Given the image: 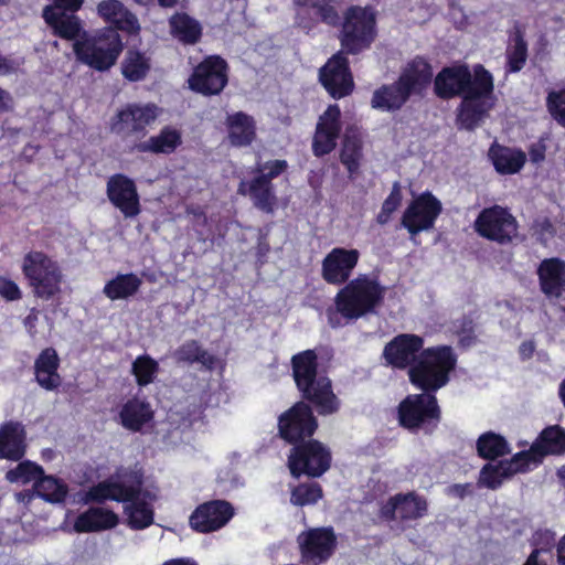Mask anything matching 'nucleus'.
Wrapping results in <instances>:
<instances>
[{
  "mask_svg": "<svg viewBox=\"0 0 565 565\" xmlns=\"http://www.w3.org/2000/svg\"><path fill=\"white\" fill-rule=\"evenodd\" d=\"M360 259V252L344 247L332 248L321 264V276L329 285L341 286L350 281Z\"/></svg>",
  "mask_w": 565,
  "mask_h": 565,
  "instance_id": "obj_22",
  "label": "nucleus"
},
{
  "mask_svg": "<svg viewBox=\"0 0 565 565\" xmlns=\"http://www.w3.org/2000/svg\"><path fill=\"white\" fill-rule=\"evenodd\" d=\"M14 109V100L10 92L0 86V117Z\"/></svg>",
  "mask_w": 565,
  "mask_h": 565,
  "instance_id": "obj_60",
  "label": "nucleus"
},
{
  "mask_svg": "<svg viewBox=\"0 0 565 565\" xmlns=\"http://www.w3.org/2000/svg\"><path fill=\"white\" fill-rule=\"evenodd\" d=\"M26 452L25 429L20 422L8 420L0 426V459L20 461Z\"/></svg>",
  "mask_w": 565,
  "mask_h": 565,
  "instance_id": "obj_30",
  "label": "nucleus"
},
{
  "mask_svg": "<svg viewBox=\"0 0 565 565\" xmlns=\"http://www.w3.org/2000/svg\"><path fill=\"white\" fill-rule=\"evenodd\" d=\"M119 418L124 428L137 433L153 419V411L148 402L135 397L121 406Z\"/></svg>",
  "mask_w": 565,
  "mask_h": 565,
  "instance_id": "obj_36",
  "label": "nucleus"
},
{
  "mask_svg": "<svg viewBox=\"0 0 565 565\" xmlns=\"http://www.w3.org/2000/svg\"><path fill=\"white\" fill-rule=\"evenodd\" d=\"M171 34L181 43L193 45L202 38V26L185 12H177L169 19Z\"/></svg>",
  "mask_w": 565,
  "mask_h": 565,
  "instance_id": "obj_40",
  "label": "nucleus"
},
{
  "mask_svg": "<svg viewBox=\"0 0 565 565\" xmlns=\"http://www.w3.org/2000/svg\"><path fill=\"white\" fill-rule=\"evenodd\" d=\"M43 468L30 460H24L18 463V466L13 469H10L6 473V479L11 482H21L26 484L31 481L36 482L39 478L43 475Z\"/></svg>",
  "mask_w": 565,
  "mask_h": 565,
  "instance_id": "obj_51",
  "label": "nucleus"
},
{
  "mask_svg": "<svg viewBox=\"0 0 565 565\" xmlns=\"http://www.w3.org/2000/svg\"><path fill=\"white\" fill-rule=\"evenodd\" d=\"M504 461L501 460L497 465L486 463L480 471L479 484L488 489L497 490L502 486L505 478L512 477L508 475Z\"/></svg>",
  "mask_w": 565,
  "mask_h": 565,
  "instance_id": "obj_52",
  "label": "nucleus"
},
{
  "mask_svg": "<svg viewBox=\"0 0 565 565\" xmlns=\"http://www.w3.org/2000/svg\"><path fill=\"white\" fill-rule=\"evenodd\" d=\"M436 391H422L420 394L406 396L397 407V419L401 427L417 431L431 430L437 427L441 418Z\"/></svg>",
  "mask_w": 565,
  "mask_h": 565,
  "instance_id": "obj_9",
  "label": "nucleus"
},
{
  "mask_svg": "<svg viewBox=\"0 0 565 565\" xmlns=\"http://www.w3.org/2000/svg\"><path fill=\"white\" fill-rule=\"evenodd\" d=\"M125 49L122 39L114 28H102L73 43L76 60L97 72H107L116 65Z\"/></svg>",
  "mask_w": 565,
  "mask_h": 565,
  "instance_id": "obj_3",
  "label": "nucleus"
},
{
  "mask_svg": "<svg viewBox=\"0 0 565 565\" xmlns=\"http://www.w3.org/2000/svg\"><path fill=\"white\" fill-rule=\"evenodd\" d=\"M433 81V67L426 57L416 55L402 68L396 82L411 98L423 96Z\"/></svg>",
  "mask_w": 565,
  "mask_h": 565,
  "instance_id": "obj_25",
  "label": "nucleus"
},
{
  "mask_svg": "<svg viewBox=\"0 0 565 565\" xmlns=\"http://www.w3.org/2000/svg\"><path fill=\"white\" fill-rule=\"evenodd\" d=\"M475 228L481 237L507 245L518 235L519 224L507 207L493 205L479 213Z\"/></svg>",
  "mask_w": 565,
  "mask_h": 565,
  "instance_id": "obj_13",
  "label": "nucleus"
},
{
  "mask_svg": "<svg viewBox=\"0 0 565 565\" xmlns=\"http://www.w3.org/2000/svg\"><path fill=\"white\" fill-rule=\"evenodd\" d=\"M290 446L287 467L294 478H320L330 469L332 454L322 441L312 437Z\"/></svg>",
  "mask_w": 565,
  "mask_h": 565,
  "instance_id": "obj_7",
  "label": "nucleus"
},
{
  "mask_svg": "<svg viewBox=\"0 0 565 565\" xmlns=\"http://www.w3.org/2000/svg\"><path fill=\"white\" fill-rule=\"evenodd\" d=\"M111 501L128 504L142 493L143 479L141 475L131 473L128 481L108 478Z\"/></svg>",
  "mask_w": 565,
  "mask_h": 565,
  "instance_id": "obj_43",
  "label": "nucleus"
},
{
  "mask_svg": "<svg viewBox=\"0 0 565 565\" xmlns=\"http://www.w3.org/2000/svg\"><path fill=\"white\" fill-rule=\"evenodd\" d=\"M427 514L428 501L416 491L396 493L382 503L379 510V516L386 522L407 523Z\"/></svg>",
  "mask_w": 565,
  "mask_h": 565,
  "instance_id": "obj_18",
  "label": "nucleus"
},
{
  "mask_svg": "<svg viewBox=\"0 0 565 565\" xmlns=\"http://www.w3.org/2000/svg\"><path fill=\"white\" fill-rule=\"evenodd\" d=\"M34 488L39 497L51 503L64 502L68 491L63 480L46 476L44 472L36 480Z\"/></svg>",
  "mask_w": 565,
  "mask_h": 565,
  "instance_id": "obj_46",
  "label": "nucleus"
},
{
  "mask_svg": "<svg viewBox=\"0 0 565 565\" xmlns=\"http://www.w3.org/2000/svg\"><path fill=\"white\" fill-rule=\"evenodd\" d=\"M527 60V43L522 30L516 29L512 36V45L507 50V73L520 72Z\"/></svg>",
  "mask_w": 565,
  "mask_h": 565,
  "instance_id": "obj_47",
  "label": "nucleus"
},
{
  "mask_svg": "<svg viewBox=\"0 0 565 565\" xmlns=\"http://www.w3.org/2000/svg\"><path fill=\"white\" fill-rule=\"evenodd\" d=\"M111 501L110 495V488H109V480L108 478L98 482L95 486H92L85 494V501L86 502H94V503H104L106 501Z\"/></svg>",
  "mask_w": 565,
  "mask_h": 565,
  "instance_id": "obj_57",
  "label": "nucleus"
},
{
  "mask_svg": "<svg viewBox=\"0 0 565 565\" xmlns=\"http://www.w3.org/2000/svg\"><path fill=\"white\" fill-rule=\"evenodd\" d=\"M533 451L541 461L548 456H562L565 454V428L559 425L546 426L532 443Z\"/></svg>",
  "mask_w": 565,
  "mask_h": 565,
  "instance_id": "obj_35",
  "label": "nucleus"
},
{
  "mask_svg": "<svg viewBox=\"0 0 565 565\" xmlns=\"http://www.w3.org/2000/svg\"><path fill=\"white\" fill-rule=\"evenodd\" d=\"M141 285V278L135 273L117 274L105 284L103 294L111 301L125 300L134 297Z\"/></svg>",
  "mask_w": 565,
  "mask_h": 565,
  "instance_id": "obj_39",
  "label": "nucleus"
},
{
  "mask_svg": "<svg viewBox=\"0 0 565 565\" xmlns=\"http://www.w3.org/2000/svg\"><path fill=\"white\" fill-rule=\"evenodd\" d=\"M42 17L45 23L52 30L53 35L76 42L83 38V33H88L83 29V23L76 12H70L62 8L44 7Z\"/></svg>",
  "mask_w": 565,
  "mask_h": 565,
  "instance_id": "obj_27",
  "label": "nucleus"
},
{
  "mask_svg": "<svg viewBox=\"0 0 565 565\" xmlns=\"http://www.w3.org/2000/svg\"><path fill=\"white\" fill-rule=\"evenodd\" d=\"M546 147L542 142L533 143L529 149L530 159L534 163H540L545 159Z\"/></svg>",
  "mask_w": 565,
  "mask_h": 565,
  "instance_id": "obj_62",
  "label": "nucleus"
},
{
  "mask_svg": "<svg viewBox=\"0 0 565 565\" xmlns=\"http://www.w3.org/2000/svg\"><path fill=\"white\" fill-rule=\"evenodd\" d=\"M22 273L38 298L50 300L61 291L62 271L57 263L43 252L25 254Z\"/></svg>",
  "mask_w": 565,
  "mask_h": 565,
  "instance_id": "obj_8",
  "label": "nucleus"
},
{
  "mask_svg": "<svg viewBox=\"0 0 565 565\" xmlns=\"http://www.w3.org/2000/svg\"><path fill=\"white\" fill-rule=\"evenodd\" d=\"M402 200V188L399 182L396 181L393 183L390 194L382 203L381 211L375 217L376 223L386 225L391 221L393 213L401 206Z\"/></svg>",
  "mask_w": 565,
  "mask_h": 565,
  "instance_id": "obj_54",
  "label": "nucleus"
},
{
  "mask_svg": "<svg viewBox=\"0 0 565 565\" xmlns=\"http://www.w3.org/2000/svg\"><path fill=\"white\" fill-rule=\"evenodd\" d=\"M60 358L52 347L43 349L34 361V375L42 388H60L62 377L58 374Z\"/></svg>",
  "mask_w": 565,
  "mask_h": 565,
  "instance_id": "obj_33",
  "label": "nucleus"
},
{
  "mask_svg": "<svg viewBox=\"0 0 565 565\" xmlns=\"http://www.w3.org/2000/svg\"><path fill=\"white\" fill-rule=\"evenodd\" d=\"M323 497V489L318 482H302L290 491V503L295 507L313 505Z\"/></svg>",
  "mask_w": 565,
  "mask_h": 565,
  "instance_id": "obj_49",
  "label": "nucleus"
},
{
  "mask_svg": "<svg viewBox=\"0 0 565 565\" xmlns=\"http://www.w3.org/2000/svg\"><path fill=\"white\" fill-rule=\"evenodd\" d=\"M532 451L533 446L531 445L529 449L514 454L510 460H503L508 475L514 476L519 472H526L530 470L531 465H541L540 457H537L536 452Z\"/></svg>",
  "mask_w": 565,
  "mask_h": 565,
  "instance_id": "obj_53",
  "label": "nucleus"
},
{
  "mask_svg": "<svg viewBox=\"0 0 565 565\" xmlns=\"http://www.w3.org/2000/svg\"><path fill=\"white\" fill-rule=\"evenodd\" d=\"M347 55L343 51H338L319 70V82L334 99L344 98L354 90V79Z\"/></svg>",
  "mask_w": 565,
  "mask_h": 565,
  "instance_id": "obj_17",
  "label": "nucleus"
},
{
  "mask_svg": "<svg viewBox=\"0 0 565 565\" xmlns=\"http://www.w3.org/2000/svg\"><path fill=\"white\" fill-rule=\"evenodd\" d=\"M160 113L154 103H128L111 117L109 129L121 139H142Z\"/></svg>",
  "mask_w": 565,
  "mask_h": 565,
  "instance_id": "obj_11",
  "label": "nucleus"
},
{
  "mask_svg": "<svg viewBox=\"0 0 565 565\" xmlns=\"http://www.w3.org/2000/svg\"><path fill=\"white\" fill-rule=\"evenodd\" d=\"M541 291L550 298H559L565 291V260L545 258L537 268Z\"/></svg>",
  "mask_w": 565,
  "mask_h": 565,
  "instance_id": "obj_29",
  "label": "nucleus"
},
{
  "mask_svg": "<svg viewBox=\"0 0 565 565\" xmlns=\"http://www.w3.org/2000/svg\"><path fill=\"white\" fill-rule=\"evenodd\" d=\"M331 2L332 0H294V4L297 7V24L307 31L312 30L320 22L338 26L340 17Z\"/></svg>",
  "mask_w": 565,
  "mask_h": 565,
  "instance_id": "obj_24",
  "label": "nucleus"
},
{
  "mask_svg": "<svg viewBox=\"0 0 565 565\" xmlns=\"http://www.w3.org/2000/svg\"><path fill=\"white\" fill-rule=\"evenodd\" d=\"M0 296L7 301H15L22 298V291L12 279L0 276Z\"/></svg>",
  "mask_w": 565,
  "mask_h": 565,
  "instance_id": "obj_58",
  "label": "nucleus"
},
{
  "mask_svg": "<svg viewBox=\"0 0 565 565\" xmlns=\"http://www.w3.org/2000/svg\"><path fill=\"white\" fill-rule=\"evenodd\" d=\"M182 145V134L174 127L164 126L158 135L136 142L131 151L152 154H171Z\"/></svg>",
  "mask_w": 565,
  "mask_h": 565,
  "instance_id": "obj_31",
  "label": "nucleus"
},
{
  "mask_svg": "<svg viewBox=\"0 0 565 565\" xmlns=\"http://www.w3.org/2000/svg\"><path fill=\"white\" fill-rule=\"evenodd\" d=\"M446 492L450 497H455L462 500L467 495H471L473 493V487L469 482L454 483L447 488Z\"/></svg>",
  "mask_w": 565,
  "mask_h": 565,
  "instance_id": "obj_59",
  "label": "nucleus"
},
{
  "mask_svg": "<svg viewBox=\"0 0 565 565\" xmlns=\"http://www.w3.org/2000/svg\"><path fill=\"white\" fill-rule=\"evenodd\" d=\"M424 339L413 333H402L387 342L383 350L386 364L398 370L411 367L417 360V353L424 349Z\"/></svg>",
  "mask_w": 565,
  "mask_h": 565,
  "instance_id": "obj_23",
  "label": "nucleus"
},
{
  "mask_svg": "<svg viewBox=\"0 0 565 565\" xmlns=\"http://www.w3.org/2000/svg\"><path fill=\"white\" fill-rule=\"evenodd\" d=\"M159 370V363L148 354L137 356L131 366L137 384L141 387L151 384Z\"/></svg>",
  "mask_w": 565,
  "mask_h": 565,
  "instance_id": "obj_50",
  "label": "nucleus"
},
{
  "mask_svg": "<svg viewBox=\"0 0 565 565\" xmlns=\"http://www.w3.org/2000/svg\"><path fill=\"white\" fill-rule=\"evenodd\" d=\"M125 514L128 525L132 530H143L153 523V510L151 505L140 497L125 505Z\"/></svg>",
  "mask_w": 565,
  "mask_h": 565,
  "instance_id": "obj_45",
  "label": "nucleus"
},
{
  "mask_svg": "<svg viewBox=\"0 0 565 565\" xmlns=\"http://www.w3.org/2000/svg\"><path fill=\"white\" fill-rule=\"evenodd\" d=\"M535 228L540 235L547 234L548 236L552 237L556 233L555 227L548 217H544L543 220L537 221L535 224Z\"/></svg>",
  "mask_w": 565,
  "mask_h": 565,
  "instance_id": "obj_64",
  "label": "nucleus"
},
{
  "mask_svg": "<svg viewBox=\"0 0 565 565\" xmlns=\"http://www.w3.org/2000/svg\"><path fill=\"white\" fill-rule=\"evenodd\" d=\"M546 109L553 120L565 128V87L547 93Z\"/></svg>",
  "mask_w": 565,
  "mask_h": 565,
  "instance_id": "obj_55",
  "label": "nucleus"
},
{
  "mask_svg": "<svg viewBox=\"0 0 565 565\" xmlns=\"http://www.w3.org/2000/svg\"><path fill=\"white\" fill-rule=\"evenodd\" d=\"M228 139L232 146L247 147L256 139V124L252 116L237 111L227 117Z\"/></svg>",
  "mask_w": 565,
  "mask_h": 565,
  "instance_id": "obj_37",
  "label": "nucleus"
},
{
  "mask_svg": "<svg viewBox=\"0 0 565 565\" xmlns=\"http://www.w3.org/2000/svg\"><path fill=\"white\" fill-rule=\"evenodd\" d=\"M409 97L395 81L392 84H383L373 92L371 106L381 111L399 110Z\"/></svg>",
  "mask_w": 565,
  "mask_h": 565,
  "instance_id": "obj_38",
  "label": "nucleus"
},
{
  "mask_svg": "<svg viewBox=\"0 0 565 565\" xmlns=\"http://www.w3.org/2000/svg\"><path fill=\"white\" fill-rule=\"evenodd\" d=\"M339 25L341 51L350 55L369 50L377 38L376 11L371 6H349Z\"/></svg>",
  "mask_w": 565,
  "mask_h": 565,
  "instance_id": "obj_5",
  "label": "nucleus"
},
{
  "mask_svg": "<svg viewBox=\"0 0 565 565\" xmlns=\"http://www.w3.org/2000/svg\"><path fill=\"white\" fill-rule=\"evenodd\" d=\"M288 167V162L284 159L258 163L254 170L255 177L248 181L242 180L238 183L237 193L248 196L255 209L265 214H273L278 202L273 180L285 173Z\"/></svg>",
  "mask_w": 565,
  "mask_h": 565,
  "instance_id": "obj_6",
  "label": "nucleus"
},
{
  "mask_svg": "<svg viewBox=\"0 0 565 565\" xmlns=\"http://www.w3.org/2000/svg\"><path fill=\"white\" fill-rule=\"evenodd\" d=\"M434 93L443 100L460 98L456 124L459 129L473 131L490 116L495 105L494 77L478 63H454L443 67L434 78Z\"/></svg>",
  "mask_w": 565,
  "mask_h": 565,
  "instance_id": "obj_1",
  "label": "nucleus"
},
{
  "mask_svg": "<svg viewBox=\"0 0 565 565\" xmlns=\"http://www.w3.org/2000/svg\"><path fill=\"white\" fill-rule=\"evenodd\" d=\"M173 358L179 364L200 363L207 370H213L216 364V358L202 348L198 340H188L183 342L173 353Z\"/></svg>",
  "mask_w": 565,
  "mask_h": 565,
  "instance_id": "obj_41",
  "label": "nucleus"
},
{
  "mask_svg": "<svg viewBox=\"0 0 565 565\" xmlns=\"http://www.w3.org/2000/svg\"><path fill=\"white\" fill-rule=\"evenodd\" d=\"M290 365L297 388H332L329 366L319 362L316 350L307 349L294 354Z\"/></svg>",
  "mask_w": 565,
  "mask_h": 565,
  "instance_id": "obj_14",
  "label": "nucleus"
},
{
  "mask_svg": "<svg viewBox=\"0 0 565 565\" xmlns=\"http://www.w3.org/2000/svg\"><path fill=\"white\" fill-rule=\"evenodd\" d=\"M305 402L320 415H330L339 409L340 402L333 391H301Z\"/></svg>",
  "mask_w": 565,
  "mask_h": 565,
  "instance_id": "obj_48",
  "label": "nucleus"
},
{
  "mask_svg": "<svg viewBox=\"0 0 565 565\" xmlns=\"http://www.w3.org/2000/svg\"><path fill=\"white\" fill-rule=\"evenodd\" d=\"M488 156L500 174H514L521 171L526 162V154L521 149L510 148L493 142L489 148Z\"/></svg>",
  "mask_w": 565,
  "mask_h": 565,
  "instance_id": "obj_34",
  "label": "nucleus"
},
{
  "mask_svg": "<svg viewBox=\"0 0 565 565\" xmlns=\"http://www.w3.org/2000/svg\"><path fill=\"white\" fill-rule=\"evenodd\" d=\"M106 193L109 202L126 218H134L141 212L140 196L132 179L122 173L111 175L107 181Z\"/></svg>",
  "mask_w": 565,
  "mask_h": 565,
  "instance_id": "obj_21",
  "label": "nucleus"
},
{
  "mask_svg": "<svg viewBox=\"0 0 565 565\" xmlns=\"http://www.w3.org/2000/svg\"><path fill=\"white\" fill-rule=\"evenodd\" d=\"M52 2L53 3L47 7H56L68 10L70 12H77L82 8L84 0H52Z\"/></svg>",
  "mask_w": 565,
  "mask_h": 565,
  "instance_id": "obj_61",
  "label": "nucleus"
},
{
  "mask_svg": "<svg viewBox=\"0 0 565 565\" xmlns=\"http://www.w3.org/2000/svg\"><path fill=\"white\" fill-rule=\"evenodd\" d=\"M342 131L341 109L332 104L319 116L312 136L311 150L315 157L322 158L335 150Z\"/></svg>",
  "mask_w": 565,
  "mask_h": 565,
  "instance_id": "obj_20",
  "label": "nucleus"
},
{
  "mask_svg": "<svg viewBox=\"0 0 565 565\" xmlns=\"http://www.w3.org/2000/svg\"><path fill=\"white\" fill-rule=\"evenodd\" d=\"M234 514L235 509L231 502L221 499L210 500L194 509L189 524L194 532L207 534L224 527Z\"/></svg>",
  "mask_w": 565,
  "mask_h": 565,
  "instance_id": "obj_19",
  "label": "nucleus"
},
{
  "mask_svg": "<svg viewBox=\"0 0 565 565\" xmlns=\"http://www.w3.org/2000/svg\"><path fill=\"white\" fill-rule=\"evenodd\" d=\"M385 295L386 287L379 276L359 274L335 294L333 307L327 310L330 327L337 329L361 318L377 315Z\"/></svg>",
  "mask_w": 565,
  "mask_h": 565,
  "instance_id": "obj_2",
  "label": "nucleus"
},
{
  "mask_svg": "<svg viewBox=\"0 0 565 565\" xmlns=\"http://www.w3.org/2000/svg\"><path fill=\"white\" fill-rule=\"evenodd\" d=\"M318 428L313 408L305 401L296 402L277 419V437L287 445L312 438Z\"/></svg>",
  "mask_w": 565,
  "mask_h": 565,
  "instance_id": "obj_12",
  "label": "nucleus"
},
{
  "mask_svg": "<svg viewBox=\"0 0 565 565\" xmlns=\"http://www.w3.org/2000/svg\"><path fill=\"white\" fill-rule=\"evenodd\" d=\"M297 542L305 565L326 563L337 548V535L331 526L313 527L301 532Z\"/></svg>",
  "mask_w": 565,
  "mask_h": 565,
  "instance_id": "obj_16",
  "label": "nucleus"
},
{
  "mask_svg": "<svg viewBox=\"0 0 565 565\" xmlns=\"http://www.w3.org/2000/svg\"><path fill=\"white\" fill-rule=\"evenodd\" d=\"M458 356L450 345L424 349L408 369L411 383L417 388H443L457 366Z\"/></svg>",
  "mask_w": 565,
  "mask_h": 565,
  "instance_id": "obj_4",
  "label": "nucleus"
},
{
  "mask_svg": "<svg viewBox=\"0 0 565 565\" xmlns=\"http://www.w3.org/2000/svg\"><path fill=\"white\" fill-rule=\"evenodd\" d=\"M97 15L108 25L128 35H138L140 24L138 18L120 0H102L96 8Z\"/></svg>",
  "mask_w": 565,
  "mask_h": 565,
  "instance_id": "obj_26",
  "label": "nucleus"
},
{
  "mask_svg": "<svg viewBox=\"0 0 565 565\" xmlns=\"http://www.w3.org/2000/svg\"><path fill=\"white\" fill-rule=\"evenodd\" d=\"M443 211L441 202L429 191L414 198L405 209L401 224L411 236L434 227Z\"/></svg>",
  "mask_w": 565,
  "mask_h": 565,
  "instance_id": "obj_15",
  "label": "nucleus"
},
{
  "mask_svg": "<svg viewBox=\"0 0 565 565\" xmlns=\"http://www.w3.org/2000/svg\"><path fill=\"white\" fill-rule=\"evenodd\" d=\"M363 148L364 139L361 129L354 125L348 126L342 139L339 158L351 180L360 174L364 158Z\"/></svg>",
  "mask_w": 565,
  "mask_h": 565,
  "instance_id": "obj_28",
  "label": "nucleus"
},
{
  "mask_svg": "<svg viewBox=\"0 0 565 565\" xmlns=\"http://www.w3.org/2000/svg\"><path fill=\"white\" fill-rule=\"evenodd\" d=\"M478 456L487 460H495L511 452L507 439L493 431H487L477 440Z\"/></svg>",
  "mask_w": 565,
  "mask_h": 565,
  "instance_id": "obj_44",
  "label": "nucleus"
},
{
  "mask_svg": "<svg viewBox=\"0 0 565 565\" xmlns=\"http://www.w3.org/2000/svg\"><path fill=\"white\" fill-rule=\"evenodd\" d=\"M535 352V342L533 340H525L519 347V355L522 361L530 360Z\"/></svg>",
  "mask_w": 565,
  "mask_h": 565,
  "instance_id": "obj_63",
  "label": "nucleus"
},
{
  "mask_svg": "<svg viewBox=\"0 0 565 565\" xmlns=\"http://www.w3.org/2000/svg\"><path fill=\"white\" fill-rule=\"evenodd\" d=\"M230 81V65L218 54L204 56L186 79L188 88L203 97L220 96Z\"/></svg>",
  "mask_w": 565,
  "mask_h": 565,
  "instance_id": "obj_10",
  "label": "nucleus"
},
{
  "mask_svg": "<svg viewBox=\"0 0 565 565\" xmlns=\"http://www.w3.org/2000/svg\"><path fill=\"white\" fill-rule=\"evenodd\" d=\"M151 70V61L137 49H129L121 62V74L129 82L143 81Z\"/></svg>",
  "mask_w": 565,
  "mask_h": 565,
  "instance_id": "obj_42",
  "label": "nucleus"
},
{
  "mask_svg": "<svg viewBox=\"0 0 565 565\" xmlns=\"http://www.w3.org/2000/svg\"><path fill=\"white\" fill-rule=\"evenodd\" d=\"M118 515L109 509L92 507L77 515L74 531L77 533H94L114 529L118 525Z\"/></svg>",
  "mask_w": 565,
  "mask_h": 565,
  "instance_id": "obj_32",
  "label": "nucleus"
},
{
  "mask_svg": "<svg viewBox=\"0 0 565 565\" xmlns=\"http://www.w3.org/2000/svg\"><path fill=\"white\" fill-rule=\"evenodd\" d=\"M556 544L555 532L550 529H537L531 539L532 551H537V558L542 553H550Z\"/></svg>",
  "mask_w": 565,
  "mask_h": 565,
  "instance_id": "obj_56",
  "label": "nucleus"
}]
</instances>
